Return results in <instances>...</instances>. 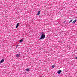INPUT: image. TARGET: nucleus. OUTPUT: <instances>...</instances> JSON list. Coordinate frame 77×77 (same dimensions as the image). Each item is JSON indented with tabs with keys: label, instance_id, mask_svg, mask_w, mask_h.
<instances>
[{
	"label": "nucleus",
	"instance_id": "1",
	"mask_svg": "<svg viewBox=\"0 0 77 77\" xmlns=\"http://www.w3.org/2000/svg\"><path fill=\"white\" fill-rule=\"evenodd\" d=\"M45 35L42 32V35H41L40 39H45Z\"/></svg>",
	"mask_w": 77,
	"mask_h": 77
},
{
	"label": "nucleus",
	"instance_id": "2",
	"mask_svg": "<svg viewBox=\"0 0 77 77\" xmlns=\"http://www.w3.org/2000/svg\"><path fill=\"white\" fill-rule=\"evenodd\" d=\"M62 72V70H59L57 72L58 74H60L61 72Z\"/></svg>",
	"mask_w": 77,
	"mask_h": 77
},
{
	"label": "nucleus",
	"instance_id": "3",
	"mask_svg": "<svg viewBox=\"0 0 77 77\" xmlns=\"http://www.w3.org/2000/svg\"><path fill=\"white\" fill-rule=\"evenodd\" d=\"M4 62V59H2L0 61V63H3Z\"/></svg>",
	"mask_w": 77,
	"mask_h": 77
},
{
	"label": "nucleus",
	"instance_id": "4",
	"mask_svg": "<svg viewBox=\"0 0 77 77\" xmlns=\"http://www.w3.org/2000/svg\"><path fill=\"white\" fill-rule=\"evenodd\" d=\"M18 26H19V23H18L17 25H16V28H18Z\"/></svg>",
	"mask_w": 77,
	"mask_h": 77
},
{
	"label": "nucleus",
	"instance_id": "5",
	"mask_svg": "<svg viewBox=\"0 0 77 77\" xmlns=\"http://www.w3.org/2000/svg\"><path fill=\"white\" fill-rule=\"evenodd\" d=\"M40 12H41V11H39L38 13H37V15H39L40 14Z\"/></svg>",
	"mask_w": 77,
	"mask_h": 77
},
{
	"label": "nucleus",
	"instance_id": "6",
	"mask_svg": "<svg viewBox=\"0 0 77 77\" xmlns=\"http://www.w3.org/2000/svg\"><path fill=\"white\" fill-rule=\"evenodd\" d=\"M16 56L17 57H19V56H20V54H17L16 55Z\"/></svg>",
	"mask_w": 77,
	"mask_h": 77
},
{
	"label": "nucleus",
	"instance_id": "7",
	"mask_svg": "<svg viewBox=\"0 0 77 77\" xmlns=\"http://www.w3.org/2000/svg\"><path fill=\"white\" fill-rule=\"evenodd\" d=\"M76 20H75L74 21H73L72 22L73 24H74L76 22Z\"/></svg>",
	"mask_w": 77,
	"mask_h": 77
},
{
	"label": "nucleus",
	"instance_id": "8",
	"mask_svg": "<svg viewBox=\"0 0 77 77\" xmlns=\"http://www.w3.org/2000/svg\"><path fill=\"white\" fill-rule=\"evenodd\" d=\"M23 39H21L19 42H20L21 43V42H23Z\"/></svg>",
	"mask_w": 77,
	"mask_h": 77
},
{
	"label": "nucleus",
	"instance_id": "9",
	"mask_svg": "<svg viewBox=\"0 0 77 77\" xmlns=\"http://www.w3.org/2000/svg\"><path fill=\"white\" fill-rule=\"evenodd\" d=\"M29 69H30L29 68H28L26 69V71H29Z\"/></svg>",
	"mask_w": 77,
	"mask_h": 77
},
{
	"label": "nucleus",
	"instance_id": "10",
	"mask_svg": "<svg viewBox=\"0 0 77 77\" xmlns=\"http://www.w3.org/2000/svg\"><path fill=\"white\" fill-rule=\"evenodd\" d=\"M54 65H53L52 67V68H54Z\"/></svg>",
	"mask_w": 77,
	"mask_h": 77
},
{
	"label": "nucleus",
	"instance_id": "11",
	"mask_svg": "<svg viewBox=\"0 0 77 77\" xmlns=\"http://www.w3.org/2000/svg\"><path fill=\"white\" fill-rule=\"evenodd\" d=\"M72 19L70 20V22L71 23V22H72Z\"/></svg>",
	"mask_w": 77,
	"mask_h": 77
},
{
	"label": "nucleus",
	"instance_id": "12",
	"mask_svg": "<svg viewBox=\"0 0 77 77\" xmlns=\"http://www.w3.org/2000/svg\"><path fill=\"white\" fill-rule=\"evenodd\" d=\"M18 45H17V46H16V48H17V47H18Z\"/></svg>",
	"mask_w": 77,
	"mask_h": 77
},
{
	"label": "nucleus",
	"instance_id": "13",
	"mask_svg": "<svg viewBox=\"0 0 77 77\" xmlns=\"http://www.w3.org/2000/svg\"><path fill=\"white\" fill-rule=\"evenodd\" d=\"M63 23H65V21H64V22H63Z\"/></svg>",
	"mask_w": 77,
	"mask_h": 77
}]
</instances>
